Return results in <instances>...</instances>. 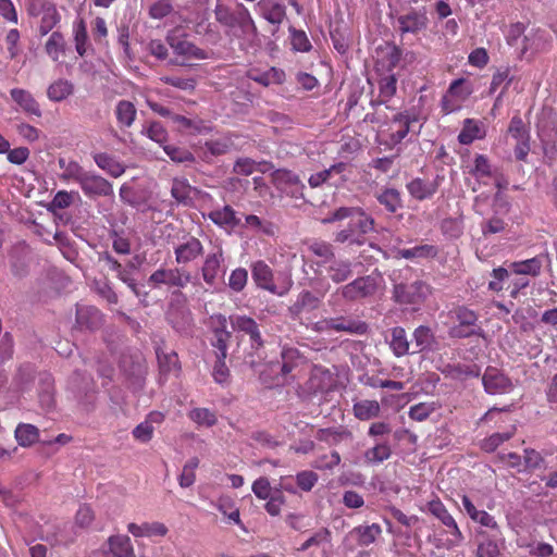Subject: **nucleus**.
I'll use <instances>...</instances> for the list:
<instances>
[{
	"label": "nucleus",
	"instance_id": "obj_1",
	"mask_svg": "<svg viewBox=\"0 0 557 557\" xmlns=\"http://www.w3.org/2000/svg\"><path fill=\"white\" fill-rule=\"evenodd\" d=\"M418 123L419 113L414 109L396 113L387 125V139L384 140V144L392 148L400 144L410 133L418 135L422 127V123H420L416 129Z\"/></svg>",
	"mask_w": 557,
	"mask_h": 557
},
{
	"label": "nucleus",
	"instance_id": "obj_2",
	"mask_svg": "<svg viewBox=\"0 0 557 557\" xmlns=\"http://www.w3.org/2000/svg\"><path fill=\"white\" fill-rule=\"evenodd\" d=\"M166 44L173 50L175 58L171 60V64L180 66H189L193 61L206 60L209 58L208 52L190 42L185 35L170 32L166 35Z\"/></svg>",
	"mask_w": 557,
	"mask_h": 557
},
{
	"label": "nucleus",
	"instance_id": "obj_3",
	"mask_svg": "<svg viewBox=\"0 0 557 557\" xmlns=\"http://www.w3.org/2000/svg\"><path fill=\"white\" fill-rule=\"evenodd\" d=\"M450 317L456 322L448 330V335L450 338L460 339L480 335L482 330L478 324L479 315L475 311L465 306H458L453 311H450Z\"/></svg>",
	"mask_w": 557,
	"mask_h": 557
},
{
	"label": "nucleus",
	"instance_id": "obj_4",
	"mask_svg": "<svg viewBox=\"0 0 557 557\" xmlns=\"http://www.w3.org/2000/svg\"><path fill=\"white\" fill-rule=\"evenodd\" d=\"M213 12L216 22L222 26L242 29L256 28L249 10L242 2H236L233 9L226 4L218 3Z\"/></svg>",
	"mask_w": 557,
	"mask_h": 557
},
{
	"label": "nucleus",
	"instance_id": "obj_5",
	"mask_svg": "<svg viewBox=\"0 0 557 557\" xmlns=\"http://www.w3.org/2000/svg\"><path fill=\"white\" fill-rule=\"evenodd\" d=\"M193 280L194 276L191 272L180 267L169 269L160 268L150 274L148 282L156 288L161 286L185 288Z\"/></svg>",
	"mask_w": 557,
	"mask_h": 557
},
{
	"label": "nucleus",
	"instance_id": "obj_6",
	"mask_svg": "<svg viewBox=\"0 0 557 557\" xmlns=\"http://www.w3.org/2000/svg\"><path fill=\"white\" fill-rule=\"evenodd\" d=\"M377 289L376 278L371 275L360 276L336 290L343 299L357 301L373 296Z\"/></svg>",
	"mask_w": 557,
	"mask_h": 557
},
{
	"label": "nucleus",
	"instance_id": "obj_7",
	"mask_svg": "<svg viewBox=\"0 0 557 557\" xmlns=\"http://www.w3.org/2000/svg\"><path fill=\"white\" fill-rule=\"evenodd\" d=\"M271 180L275 188L286 196L300 199L304 198L305 184L300 177L290 170L278 169L271 174Z\"/></svg>",
	"mask_w": 557,
	"mask_h": 557
},
{
	"label": "nucleus",
	"instance_id": "obj_8",
	"mask_svg": "<svg viewBox=\"0 0 557 557\" xmlns=\"http://www.w3.org/2000/svg\"><path fill=\"white\" fill-rule=\"evenodd\" d=\"M99 259L107 264L109 270L115 272L116 277L126 284L136 297L141 296V293L134 277V272L137 270V267L134 262L128 261L125 265H123L119 260H116L107 251L100 255Z\"/></svg>",
	"mask_w": 557,
	"mask_h": 557
},
{
	"label": "nucleus",
	"instance_id": "obj_9",
	"mask_svg": "<svg viewBox=\"0 0 557 557\" xmlns=\"http://www.w3.org/2000/svg\"><path fill=\"white\" fill-rule=\"evenodd\" d=\"M428 510L447 528V532L453 536L449 540L451 545H459L463 541V534L456 520L438 498L428 503Z\"/></svg>",
	"mask_w": 557,
	"mask_h": 557
},
{
	"label": "nucleus",
	"instance_id": "obj_10",
	"mask_svg": "<svg viewBox=\"0 0 557 557\" xmlns=\"http://www.w3.org/2000/svg\"><path fill=\"white\" fill-rule=\"evenodd\" d=\"M224 251L221 246L205 257L200 272L207 285H215L219 276L224 273Z\"/></svg>",
	"mask_w": 557,
	"mask_h": 557
},
{
	"label": "nucleus",
	"instance_id": "obj_11",
	"mask_svg": "<svg viewBox=\"0 0 557 557\" xmlns=\"http://www.w3.org/2000/svg\"><path fill=\"white\" fill-rule=\"evenodd\" d=\"M334 385L335 379L329 369L322 366H313L306 383L308 393L312 395L324 394L332 391Z\"/></svg>",
	"mask_w": 557,
	"mask_h": 557
},
{
	"label": "nucleus",
	"instance_id": "obj_12",
	"mask_svg": "<svg viewBox=\"0 0 557 557\" xmlns=\"http://www.w3.org/2000/svg\"><path fill=\"white\" fill-rule=\"evenodd\" d=\"M482 382L485 392L491 395L507 394L513 388L511 380L500 370L493 367L486 368Z\"/></svg>",
	"mask_w": 557,
	"mask_h": 557
},
{
	"label": "nucleus",
	"instance_id": "obj_13",
	"mask_svg": "<svg viewBox=\"0 0 557 557\" xmlns=\"http://www.w3.org/2000/svg\"><path fill=\"white\" fill-rule=\"evenodd\" d=\"M467 173L475 180L471 187L472 191H478L481 185H487L488 181L495 176L496 169L493 168L490 159L485 154H475L472 164L467 166Z\"/></svg>",
	"mask_w": 557,
	"mask_h": 557
},
{
	"label": "nucleus",
	"instance_id": "obj_14",
	"mask_svg": "<svg viewBox=\"0 0 557 557\" xmlns=\"http://www.w3.org/2000/svg\"><path fill=\"white\" fill-rule=\"evenodd\" d=\"M203 255L202 243L194 236H189L185 242L174 247L175 262L185 268V265L195 262Z\"/></svg>",
	"mask_w": 557,
	"mask_h": 557
},
{
	"label": "nucleus",
	"instance_id": "obj_15",
	"mask_svg": "<svg viewBox=\"0 0 557 557\" xmlns=\"http://www.w3.org/2000/svg\"><path fill=\"white\" fill-rule=\"evenodd\" d=\"M79 186L88 198L108 197L113 195L112 184L104 177L87 172Z\"/></svg>",
	"mask_w": 557,
	"mask_h": 557
},
{
	"label": "nucleus",
	"instance_id": "obj_16",
	"mask_svg": "<svg viewBox=\"0 0 557 557\" xmlns=\"http://www.w3.org/2000/svg\"><path fill=\"white\" fill-rule=\"evenodd\" d=\"M426 285L422 281H414L409 284H397L394 288V296L397 302L405 305H417L424 299Z\"/></svg>",
	"mask_w": 557,
	"mask_h": 557
},
{
	"label": "nucleus",
	"instance_id": "obj_17",
	"mask_svg": "<svg viewBox=\"0 0 557 557\" xmlns=\"http://www.w3.org/2000/svg\"><path fill=\"white\" fill-rule=\"evenodd\" d=\"M251 276L257 287L274 295H284V293L277 290L273 270L263 260H258L251 264Z\"/></svg>",
	"mask_w": 557,
	"mask_h": 557
},
{
	"label": "nucleus",
	"instance_id": "obj_18",
	"mask_svg": "<svg viewBox=\"0 0 557 557\" xmlns=\"http://www.w3.org/2000/svg\"><path fill=\"white\" fill-rule=\"evenodd\" d=\"M230 320L234 331L242 332L249 336L253 348H260L263 346L264 342L262 339L259 325L251 317L237 314L232 315Z\"/></svg>",
	"mask_w": 557,
	"mask_h": 557
},
{
	"label": "nucleus",
	"instance_id": "obj_19",
	"mask_svg": "<svg viewBox=\"0 0 557 557\" xmlns=\"http://www.w3.org/2000/svg\"><path fill=\"white\" fill-rule=\"evenodd\" d=\"M442 181L443 177L440 175L433 180L416 177L411 180L406 187L412 198L422 201L435 195Z\"/></svg>",
	"mask_w": 557,
	"mask_h": 557
},
{
	"label": "nucleus",
	"instance_id": "obj_20",
	"mask_svg": "<svg viewBox=\"0 0 557 557\" xmlns=\"http://www.w3.org/2000/svg\"><path fill=\"white\" fill-rule=\"evenodd\" d=\"M324 296V293L321 294L320 297L315 296L310 290H301L296 300L288 307V312L293 319H298L302 312L313 311L319 308L321 304V298Z\"/></svg>",
	"mask_w": 557,
	"mask_h": 557
},
{
	"label": "nucleus",
	"instance_id": "obj_21",
	"mask_svg": "<svg viewBox=\"0 0 557 557\" xmlns=\"http://www.w3.org/2000/svg\"><path fill=\"white\" fill-rule=\"evenodd\" d=\"M76 325L81 330L94 331L102 325V313L92 306H77Z\"/></svg>",
	"mask_w": 557,
	"mask_h": 557
},
{
	"label": "nucleus",
	"instance_id": "obj_22",
	"mask_svg": "<svg viewBox=\"0 0 557 557\" xmlns=\"http://www.w3.org/2000/svg\"><path fill=\"white\" fill-rule=\"evenodd\" d=\"M315 330L362 334L366 331V324L361 322L347 321L345 318H336L318 322Z\"/></svg>",
	"mask_w": 557,
	"mask_h": 557
},
{
	"label": "nucleus",
	"instance_id": "obj_23",
	"mask_svg": "<svg viewBox=\"0 0 557 557\" xmlns=\"http://www.w3.org/2000/svg\"><path fill=\"white\" fill-rule=\"evenodd\" d=\"M10 96L24 113L37 117L41 116L40 106L30 91L23 88H12Z\"/></svg>",
	"mask_w": 557,
	"mask_h": 557
},
{
	"label": "nucleus",
	"instance_id": "obj_24",
	"mask_svg": "<svg viewBox=\"0 0 557 557\" xmlns=\"http://www.w3.org/2000/svg\"><path fill=\"white\" fill-rule=\"evenodd\" d=\"M208 219L219 227L225 230H234L240 224V219L237 218L236 211L228 205L210 211Z\"/></svg>",
	"mask_w": 557,
	"mask_h": 557
},
{
	"label": "nucleus",
	"instance_id": "obj_25",
	"mask_svg": "<svg viewBox=\"0 0 557 557\" xmlns=\"http://www.w3.org/2000/svg\"><path fill=\"white\" fill-rule=\"evenodd\" d=\"M399 30L416 34L426 27V15L422 12L411 10L397 18Z\"/></svg>",
	"mask_w": 557,
	"mask_h": 557
},
{
	"label": "nucleus",
	"instance_id": "obj_26",
	"mask_svg": "<svg viewBox=\"0 0 557 557\" xmlns=\"http://www.w3.org/2000/svg\"><path fill=\"white\" fill-rule=\"evenodd\" d=\"M442 373L445 377L465 381L470 377L480 376L481 369L475 363H455L445 366Z\"/></svg>",
	"mask_w": 557,
	"mask_h": 557
},
{
	"label": "nucleus",
	"instance_id": "obj_27",
	"mask_svg": "<svg viewBox=\"0 0 557 557\" xmlns=\"http://www.w3.org/2000/svg\"><path fill=\"white\" fill-rule=\"evenodd\" d=\"M327 277L336 283L346 282L352 276V263L349 260L332 259L325 267Z\"/></svg>",
	"mask_w": 557,
	"mask_h": 557
},
{
	"label": "nucleus",
	"instance_id": "obj_28",
	"mask_svg": "<svg viewBox=\"0 0 557 557\" xmlns=\"http://www.w3.org/2000/svg\"><path fill=\"white\" fill-rule=\"evenodd\" d=\"M247 77L262 86H270L272 84H283L285 81V73L283 70L277 67H270L267 71H260L258 69H250L247 72Z\"/></svg>",
	"mask_w": 557,
	"mask_h": 557
},
{
	"label": "nucleus",
	"instance_id": "obj_29",
	"mask_svg": "<svg viewBox=\"0 0 557 557\" xmlns=\"http://www.w3.org/2000/svg\"><path fill=\"white\" fill-rule=\"evenodd\" d=\"M545 258L549 260L548 253L545 255ZM543 259L544 255H539L531 259L515 261L509 264V270L519 275L537 276L543 267Z\"/></svg>",
	"mask_w": 557,
	"mask_h": 557
},
{
	"label": "nucleus",
	"instance_id": "obj_30",
	"mask_svg": "<svg viewBox=\"0 0 557 557\" xmlns=\"http://www.w3.org/2000/svg\"><path fill=\"white\" fill-rule=\"evenodd\" d=\"M107 557H136L131 539L127 535H112L108 539Z\"/></svg>",
	"mask_w": 557,
	"mask_h": 557
},
{
	"label": "nucleus",
	"instance_id": "obj_31",
	"mask_svg": "<svg viewBox=\"0 0 557 557\" xmlns=\"http://www.w3.org/2000/svg\"><path fill=\"white\" fill-rule=\"evenodd\" d=\"M485 137V129L483 125L473 119H466L463 122L462 129L458 135V141L461 145H470L475 139H482Z\"/></svg>",
	"mask_w": 557,
	"mask_h": 557
},
{
	"label": "nucleus",
	"instance_id": "obj_32",
	"mask_svg": "<svg viewBox=\"0 0 557 557\" xmlns=\"http://www.w3.org/2000/svg\"><path fill=\"white\" fill-rule=\"evenodd\" d=\"M74 84L67 79H57L47 88V97L50 101L61 102L74 92Z\"/></svg>",
	"mask_w": 557,
	"mask_h": 557
},
{
	"label": "nucleus",
	"instance_id": "obj_33",
	"mask_svg": "<svg viewBox=\"0 0 557 557\" xmlns=\"http://www.w3.org/2000/svg\"><path fill=\"white\" fill-rule=\"evenodd\" d=\"M352 412L358 420L368 421L380 416L381 406L377 400L362 399L354 404Z\"/></svg>",
	"mask_w": 557,
	"mask_h": 557
},
{
	"label": "nucleus",
	"instance_id": "obj_34",
	"mask_svg": "<svg viewBox=\"0 0 557 557\" xmlns=\"http://www.w3.org/2000/svg\"><path fill=\"white\" fill-rule=\"evenodd\" d=\"M438 253V248L434 245H419L408 249H398L396 251V258H404L408 260L412 259H426L435 258Z\"/></svg>",
	"mask_w": 557,
	"mask_h": 557
},
{
	"label": "nucleus",
	"instance_id": "obj_35",
	"mask_svg": "<svg viewBox=\"0 0 557 557\" xmlns=\"http://www.w3.org/2000/svg\"><path fill=\"white\" fill-rule=\"evenodd\" d=\"M117 124L121 128L131 127L135 122L137 110L133 102L120 100L114 110Z\"/></svg>",
	"mask_w": 557,
	"mask_h": 557
},
{
	"label": "nucleus",
	"instance_id": "obj_36",
	"mask_svg": "<svg viewBox=\"0 0 557 557\" xmlns=\"http://www.w3.org/2000/svg\"><path fill=\"white\" fill-rule=\"evenodd\" d=\"M157 358L160 373L164 376L169 374H177L181 371L178 356L175 351L157 350Z\"/></svg>",
	"mask_w": 557,
	"mask_h": 557
},
{
	"label": "nucleus",
	"instance_id": "obj_37",
	"mask_svg": "<svg viewBox=\"0 0 557 557\" xmlns=\"http://www.w3.org/2000/svg\"><path fill=\"white\" fill-rule=\"evenodd\" d=\"M45 51L54 62H59L65 55L66 42L60 32H53L45 44Z\"/></svg>",
	"mask_w": 557,
	"mask_h": 557
},
{
	"label": "nucleus",
	"instance_id": "obj_38",
	"mask_svg": "<svg viewBox=\"0 0 557 557\" xmlns=\"http://www.w3.org/2000/svg\"><path fill=\"white\" fill-rule=\"evenodd\" d=\"M58 163L60 169L63 171L60 175V178L64 182L74 181L79 184L83 180V176H85L87 173V171H85L83 166L74 160L60 158Z\"/></svg>",
	"mask_w": 557,
	"mask_h": 557
},
{
	"label": "nucleus",
	"instance_id": "obj_39",
	"mask_svg": "<svg viewBox=\"0 0 557 557\" xmlns=\"http://www.w3.org/2000/svg\"><path fill=\"white\" fill-rule=\"evenodd\" d=\"M382 528L379 523H372L370 525H358L351 531V534L356 536L357 542L360 546H369L376 541L381 535Z\"/></svg>",
	"mask_w": 557,
	"mask_h": 557
},
{
	"label": "nucleus",
	"instance_id": "obj_40",
	"mask_svg": "<svg viewBox=\"0 0 557 557\" xmlns=\"http://www.w3.org/2000/svg\"><path fill=\"white\" fill-rule=\"evenodd\" d=\"M195 188L189 184L188 180L175 177L172 181L171 195L182 205H189L191 202V194Z\"/></svg>",
	"mask_w": 557,
	"mask_h": 557
},
{
	"label": "nucleus",
	"instance_id": "obj_41",
	"mask_svg": "<svg viewBox=\"0 0 557 557\" xmlns=\"http://www.w3.org/2000/svg\"><path fill=\"white\" fill-rule=\"evenodd\" d=\"M513 77L511 76V70L509 65L499 66L495 70L490 84V94H494L500 86L499 98L507 91L508 87L512 83Z\"/></svg>",
	"mask_w": 557,
	"mask_h": 557
},
{
	"label": "nucleus",
	"instance_id": "obj_42",
	"mask_svg": "<svg viewBox=\"0 0 557 557\" xmlns=\"http://www.w3.org/2000/svg\"><path fill=\"white\" fill-rule=\"evenodd\" d=\"M94 160L100 169L113 177H120L125 172L124 165L106 152L96 153Z\"/></svg>",
	"mask_w": 557,
	"mask_h": 557
},
{
	"label": "nucleus",
	"instance_id": "obj_43",
	"mask_svg": "<svg viewBox=\"0 0 557 557\" xmlns=\"http://www.w3.org/2000/svg\"><path fill=\"white\" fill-rule=\"evenodd\" d=\"M389 347L397 357H403L408 354L409 342L404 327L395 326L391 330Z\"/></svg>",
	"mask_w": 557,
	"mask_h": 557
},
{
	"label": "nucleus",
	"instance_id": "obj_44",
	"mask_svg": "<svg viewBox=\"0 0 557 557\" xmlns=\"http://www.w3.org/2000/svg\"><path fill=\"white\" fill-rule=\"evenodd\" d=\"M15 438L23 447H29L39 441V430L28 423H20L15 429Z\"/></svg>",
	"mask_w": 557,
	"mask_h": 557
},
{
	"label": "nucleus",
	"instance_id": "obj_45",
	"mask_svg": "<svg viewBox=\"0 0 557 557\" xmlns=\"http://www.w3.org/2000/svg\"><path fill=\"white\" fill-rule=\"evenodd\" d=\"M225 318H223L222 325L220 327H215L213 331L214 339L212 342V346L216 348V358L218 359H226L227 356V344L231 339V332L226 330Z\"/></svg>",
	"mask_w": 557,
	"mask_h": 557
},
{
	"label": "nucleus",
	"instance_id": "obj_46",
	"mask_svg": "<svg viewBox=\"0 0 557 557\" xmlns=\"http://www.w3.org/2000/svg\"><path fill=\"white\" fill-rule=\"evenodd\" d=\"M282 357V367L281 374L282 376H287L290 374L294 369H296L299 362L302 360V356L297 348L294 347H284L281 352Z\"/></svg>",
	"mask_w": 557,
	"mask_h": 557
},
{
	"label": "nucleus",
	"instance_id": "obj_47",
	"mask_svg": "<svg viewBox=\"0 0 557 557\" xmlns=\"http://www.w3.org/2000/svg\"><path fill=\"white\" fill-rule=\"evenodd\" d=\"M446 92L448 94V97L456 98V99L465 102L472 95L473 86H472L471 82L461 77V78L454 79L449 84V87L446 90Z\"/></svg>",
	"mask_w": 557,
	"mask_h": 557
},
{
	"label": "nucleus",
	"instance_id": "obj_48",
	"mask_svg": "<svg viewBox=\"0 0 557 557\" xmlns=\"http://www.w3.org/2000/svg\"><path fill=\"white\" fill-rule=\"evenodd\" d=\"M392 448L387 442L377 443L364 451V460L370 465H379L389 459Z\"/></svg>",
	"mask_w": 557,
	"mask_h": 557
},
{
	"label": "nucleus",
	"instance_id": "obj_49",
	"mask_svg": "<svg viewBox=\"0 0 557 557\" xmlns=\"http://www.w3.org/2000/svg\"><path fill=\"white\" fill-rule=\"evenodd\" d=\"M376 200L391 213H395L403 206L400 193L395 188L382 190L376 195Z\"/></svg>",
	"mask_w": 557,
	"mask_h": 557
},
{
	"label": "nucleus",
	"instance_id": "obj_50",
	"mask_svg": "<svg viewBox=\"0 0 557 557\" xmlns=\"http://www.w3.org/2000/svg\"><path fill=\"white\" fill-rule=\"evenodd\" d=\"M334 240H335V243L346 244L348 246H352V245L361 246L366 243V237H362L361 234H359L357 232V230L354 226V224L351 223V221H349L346 228H344L335 234Z\"/></svg>",
	"mask_w": 557,
	"mask_h": 557
},
{
	"label": "nucleus",
	"instance_id": "obj_51",
	"mask_svg": "<svg viewBox=\"0 0 557 557\" xmlns=\"http://www.w3.org/2000/svg\"><path fill=\"white\" fill-rule=\"evenodd\" d=\"M40 16L41 20L39 24V34L41 36H45L51 32L60 23L61 20V16L54 4L47 7L46 11L41 13Z\"/></svg>",
	"mask_w": 557,
	"mask_h": 557
},
{
	"label": "nucleus",
	"instance_id": "obj_52",
	"mask_svg": "<svg viewBox=\"0 0 557 557\" xmlns=\"http://www.w3.org/2000/svg\"><path fill=\"white\" fill-rule=\"evenodd\" d=\"M219 511L225 516L230 521L239 525L243 530L245 527L240 520L239 509L235 506V503L228 497H221L216 505Z\"/></svg>",
	"mask_w": 557,
	"mask_h": 557
},
{
	"label": "nucleus",
	"instance_id": "obj_53",
	"mask_svg": "<svg viewBox=\"0 0 557 557\" xmlns=\"http://www.w3.org/2000/svg\"><path fill=\"white\" fill-rule=\"evenodd\" d=\"M308 250L321 258L322 260L318 262L319 265L329 263L332 259H334V250L333 246L330 243L323 240H313L309 246Z\"/></svg>",
	"mask_w": 557,
	"mask_h": 557
},
{
	"label": "nucleus",
	"instance_id": "obj_54",
	"mask_svg": "<svg viewBox=\"0 0 557 557\" xmlns=\"http://www.w3.org/2000/svg\"><path fill=\"white\" fill-rule=\"evenodd\" d=\"M188 418L198 425L211 428L216 424V414L208 408H195L188 412Z\"/></svg>",
	"mask_w": 557,
	"mask_h": 557
},
{
	"label": "nucleus",
	"instance_id": "obj_55",
	"mask_svg": "<svg viewBox=\"0 0 557 557\" xmlns=\"http://www.w3.org/2000/svg\"><path fill=\"white\" fill-rule=\"evenodd\" d=\"M199 466V459L191 457L182 469V473L178 476V484L181 487L186 488L191 486L196 481V469Z\"/></svg>",
	"mask_w": 557,
	"mask_h": 557
},
{
	"label": "nucleus",
	"instance_id": "obj_56",
	"mask_svg": "<svg viewBox=\"0 0 557 557\" xmlns=\"http://www.w3.org/2000/svg\"><path fill=\"white\" fill-rule=\"evenodd\" d=\"M233 147L234 143L228 136L219 139H211L205 143L206 150L215 157L230 152Z\"/></svg>",
	"mask_w": 557,
	"mask_h": 557
},
{
	"label": "nucleus",
	"instance_id": "obj_57",
	"mask_svg": "<svg viewBox=\"0 0 557 557\" xmlns=\"http://www.w3.org/2000/svg\"><path fill=\"white\" fill-rule=\"evenodd\" d=\"M318 481L319 475L313 470H302L297 472L295 475V483L297 487L305 493L311 492Z\"/></svg>",
	"mask_w": 557,
	"mask_h": 557
},
{
	"label": "nucleus",
	"instance_id": "obj_58",
	"mask_svg": "<svg viewBox=\"0 0 557 557\" xmlns=\"http://www.w3.org/2000/svg\"><path fill=\"white\" fill-rule=\"evenodd\" d=\"M413 339L418 351H423L432 347L434 334L430 327L421 325L414 330Z\"/></svg>",
	"mask_w": 557,
	"mask_h": 557
},
{
	"label": "nucleus",
	"instance_id": "obj_59",
	"mask_svg": "<svg viewBox=\"0 0 557 557\" xmlns=\"http://www.w3.org/2000/svg\"><path fill=\"white\" fill-rule=\"evenodd\" d=\"M74 41L76 52L84 57L87 51L88 33L86 23L82 18L74 26Z\"/></svg>",
	"mask_w": 557,
	"mask_h": 557
},
{
	"label": "nucleus",
	"instance_id": "obj_60",
	"mask_svg": "<svg viewBox=\"0 0 557 557\" xmlns=\"http://www.w3.org/2000/svg\"><path fill=\"white\" fill-rule=\"evenodd\" d=\"M341 455L333 450L330 454H324L319 457H317L312 462L311 467L317 470H333L335 467H337L341 463Z\"/></svg>",
	"mask_w": 557,
	"mask_h": 557
},
{
	"label": "nucleus",
	"instance_id": "obj_61",
	"mask_svg": "<svg viewBox=\"0 0 557 557\" xmlns=\"http://www.w3.org/2000/svg\"><path fill=\"white\" fill-rule=\"evenodd\" d=\"M357 232L364 237L369 232L374 231L375 221L372 216L368 215L361 208H358L354 220L351 221Z\"/></svg>",
	"mask_w": 557,
	"mask_h": 557
},
{
	"label": "nucleus",
	"instance_id": "obj_62",
	"mask_svg": "<svg viewBox=\"0 0 557 557\" xmlns=\"http://www.w3.org/2000/svg\"><path fill=\"white\" fill-rule=\"evenodd\" d=\"M515 432L516 428L512 426L511 431L494 433L482 442L481 447L483 450L492 453L504 442L509 441L515 435Z\"/></svg>",
	"mask_w": 557,
	"mask_h": 557
},
{
	"label": "nucleus",
	"instance_id": "obj_63",
	"mask_svg": "<svg viewBox=\"0 0 557 557\" xmlns=\"http://www.w3.org/2000/svg\"><path fill=\"white\" fill-rule=\"evenodd\" d=\"M350 433L347 431L327 428L319 429L315 434V437L317 440L325 442L329 445H336L341 443L344 440V437H348Z\"/></svg>",
	"mask_w": 557,
	"mask_h": 557
},
{
	"label": "nucleus",
	"instance_id": "obj_64",
	"mask_svg": "<svg viewBox=\"0 0 557 557\" xmlns=\"http://www.w3.org/2000/svg\"><path fill=\"white\" fill-rule=\"evenodd\" d=\"M476 557H502L497 542L490 537H485L479 542Z\"/></svg>",
	"mask_w": 557,
	"mask_h": 557
}]
</instances>
